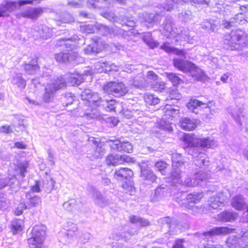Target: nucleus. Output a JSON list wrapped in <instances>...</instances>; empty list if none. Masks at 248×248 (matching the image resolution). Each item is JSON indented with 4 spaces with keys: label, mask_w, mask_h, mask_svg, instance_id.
<instances>
[{
    "label": "nucleus",
    "mask_w": 248,
    "mask_h": 248,
    "mask_svg": "<svg viewBox=\"0 0 248 248\" xmlns=\"http://www.w3.org/2000/svg\"><path fill=\"white\" fill-rule=\"evenodd\" d=\"M82 40H80L77 35H73L69 38H60L57 46L64 45L67 48V52H61L55 54V58L58 62H65L70 61H76L78 57V54L75 47H77Z\"/></svg>",
    "instance_id": "obj_1"
},
{
    "label": "nucleus",
    "mask_w": 248,
    "mask_h": 248,
    "mask_svg": "<svg viewBox=\"0 0 248 248\" xmlns=\"http://www.w3.org/2000/svg\"><path fill=\"white\" fill-rule=\"evenodd\" d=\"M28 167V163L26 161L18 162L15 168L16 173L11 174L10 170H9L8 179L5 180L0 179V189L7 186H10L11 188H16V186L18 185V182L16 174L19 173L22 177H25V173L27 172Z\"/></svg>",
    "instance_id": "obj_2"
},
{
    "label": "nucleus",
    "mask_w": 248,
    "mask_h": 248,
    "mask_svg": "<svg viewBox=\"0 0 248 248\" xmlns=\"http://www.w3.org/2000/svg\"><path fill=\"white\" fill-rule=\"evenodd\" d=\"M246 36L241 30L232 31L225 36L223 42L231 50L241 49L246 46Z\"/></svg>",
    "instance_id": "obj_3"
},
{
    "label": "nucleus",
    "mask_w": 248,
    "mask_h": 248,
    "mask_svg": "<svg viewBox=\"0 0 248 248\" xmlns=\"http://www.w3.org/2000/svg\"><path fill=\"white\" fill-rule=\"evenodd\" d=\"M45 226L42 224L35 225L32 230L31 237L28 239L30 248H41L46 235Z\"/></svg>",
    "instance_id": "obj_4"
},
{
    "label": "nucleus",
    "mask_w": 248,
    "mask_h": 248,
    "mask_svg": "<svg viewBox=\"0 0 248 248\" xmlns=\"http://www.w3.org/2000/svg\"><path fill=\"white\" fill-rule=\"evenodd\" d=\"M184 139L189 146H200L203 149L213 148L217 146V142L210 138H198L193 134H186Z\"/></svg>",
    "instance_id": "obj_5"
},
{
    "label": "nucleus",
    "mask_w": 248,
    "mask_h": 248,
    "mask_svg": "<svg viewBox=\"0 0 248 248\" xmlns=\"http://www.w3.org/2000/svg\"><path fill=\"white\" fill-rule=\"evenodd\" d=\"M35 0H19L18 1L5 0L0 6V17L8 16L14 11L24 5L32 4Z\"/></svg>",
    "instance_id": "obj_6"
},
{
    "label": "nucleus",
    "mask_w": 248,
    "mask_h": 248,
    "mask_svg": "<svg viewBox=\"0 0 248 248\" xmlns=\"http://www.w3.org/2000/svg\"><path fill=\"white\" fill-rule=\"evenodd\" d=\"M203 196L202 193H196L187 195L186 193L183 192L177 197L176 201L181 206L189 209L193 207L195 203L199 202Z\"/></svg>",
    "instance_id": "obj_7"
},
{
    "label": "nucleus",
    "mask_w": 248,
    "mask_h": 248,
    "mask_svg": "<svg viewBox=\"0 0 248 248\" xmlns=\"http://www.w3.org/2000/svg\"><path fill=\"white\" fill-rule=\"evenodd\" d=\"M104 91L110 95L119 97L128 92L127 87L122 82L110 81L103 86Z\"/></svg>",
    "instance_id": "obj_8"
},
{
    "label": "nucleus",
    "mask_w": 248,
    "mask_h": 248,
    "mask_svg": "<svg viewBox=\"0 0 248 248\" xmlns=\"http://www.w3.org/2000/svg\"><path fill=\"white\" fill-rule=\"evenodd\" d=\"M98 31L103 35L113 37H122L125 39H130L129 31H125L121 28L115 26L114 28H109L108 27L100 25L98 27Z\"/></svg>",
    "instance_id": "obj_9"
},
{
    "label": "nucleus",
    "mask_w": 248,
    "mask_h": 248,
    "mask_svg": "<svg viewBox=\"0 0 248 248\" xmlns=\"http://www.w3.org/2000/svg\"><path fill=\"white\" fill-rule=\"evenodd\" d=\"M43 11V9L41 7L27 6L16 14V17L18 18L22 17L32 20H36L42 15Z\"/></svg>",
    "instance_id": "obj_10"
},
{
    "label": "nucleus",
    "mask_w": 248,
    "mask_h": 248,
    "mask_svg": "<svg viewBox=\"0 0 248 248\" xmlns=\"http://www.w3.org/2000/svg\"><path fill=\"white\" fill-rule=\"evenodd\" d=\"M115 2L123 5L125 3V0H88L87 5L94 9H106L113 6Z\"/></svg>",
    "instance_id": "obj_11"
},
{
    "label": "nucleus",
    "mask_w": 248,
    "mask_h": 248,
    "mask_svg": "<svg viewBox=\"0 0 248 248\" xmlns=\"http://www.w3.org/2000/svg\"><path fill=\"white\" fill-rule=\"evenodd\" d=\"M233 230V229L225 227H215L209 231L199 233V237L201 239L208 241L213 236L220 234L226 235L232 232Z\"/></svg>",
    "instance_id": "obj_12"
},
{
    "label": "nucleus",
    "mask_w": 248,
    "mask_h": 248,
    "mask_svg": "<svg viewBox=\"0 0 248 248\" xmlns=\"http://www.w3.org/2000/svg\"><path fill=\"white\" fill-rule=\"evenodd\" d=\"M65 227L66 232L61 233L59 235V241L63 244L69 243L71 239L77 235L78 231L77 225L72 222H67Z\"/></svg>",
    "instance_id": "obj_13"
},
{
    "label": "nucleus",
    "mask_w": 248,
    "mask_h": 248,
    "mask_svg": "<svg viewBox=\"0 0 248 248\" xmlns=\"http://www.w3.org/2000/svg\"><path fill=\"white\" fill-rule=\"evenodd\" d=\"M207 174L202 170L196 172L193 178L188 177L184 181V185L187 186H195L201 185L202 182L207 179Z\"/></svg>",
    "instance_id": "obj_14"
},
{
    "label": "nucleus",
    "mask_w": 248,
    "mask_h": 248,
    "mask_svg": "<svg viewBox=\"0 0 248 248\" xmlns=\"http://www.w3.org/2000/svg\"><path fill=\"white\" fill-rule=\"evenodd\" d=\"M110 148L120 152L130 153L133 151V145L129 142H121L119 140L109 141Z\"/></svg>",
    "instance_id": "obj_15"
},
{
    "label": "nucleus",
    "mask_w": 248,
    "mask_h": 248,
    "mask_svg": "<svg viewBox=\"0 0 248 248\" xmlns=\"http://www.w3.org/2000/svg\"><path fill=\"white\" fill-rule=\"evenodd\" d=\"M131 158L126 155L119 154H110L106 158V162L108 166H116L123 163L124 162L130 161Z\"/></svg>",
    "instance_id": "obj_16"
},
{
    "label": "nucleus",
    "mask_w": 248,
    "mask_h": 248,
    "mask_svg": "<svg viewBox=\"0 0 248 248\" xmlns=\"http://www.w3.org/2000/svg\"><path fill=\"white\" fill-rule=\"evenodd\" d=\"M136 230L126 232L124 231H123V227H119L118 228L114 230V231L110 234L109 238V239L116 241H118L121 239H124L125 241H126L127 239H128L129 236L134 235L136 233Z\"/></svg>",
    "instance_id": "obj_17"
},
{
    "label": "nucleus",
    "mask_w": 248,
    "mask_h": 248,
    "mask_svg": "<svg viewBox=\"0 0 248 248\" xmlns=\"http://www.w3.org/2000/svg\"><path fill=\"white\" fill-rule=\"evenodd\" d=\"M88 192L92 195L94 200L95 203L100 207H104L107 204L108 201L106 198L103 197L97 189L93 186H90L88 188Z\"/></svg>",
    "instance_id": "obj_18"
},
{
    "label": "nucleus",
    "mask_w": 248,
    "mask_h": 248,
    "mask_svg": "<svg viewBox=\"0 0 248 248\" xmlns=\"http://www.w3.org/2000/svg\"><path fill=\"white\" fill-rule=\"evenodd\" d=\"M133 172L132 170L127 168L116 169L115 171L114 178L119 181H126L132 177Z\"/></svg>",
    "instance_id": "obj_19"
},
{
    "label": "nucleus",
    "mask_w": 248,
    "mask_h": 248,
    "mask_svg": "<svg viewBox=\"0 0 248 248\" xmlns=\"http://www.w3.org/2000/svg\"><path fill=\"white\" fill-rule=\"evenodd\" d=\"M225 200L223 193L219 192L216 196L210 198L208 201V205L211 208L216 209L219 207L223 206Z\"/></svg>",
    "instance_id": "obj_20"
},
{
    "label": "nucleus",
    "mask_w": 248,
    "mask_h": 248,
    "mask_svg": "<svg viewBox=\"0 0 248 248\" xmlns=\"http://www.w3.org/2000/svg\"><path fill=\"white\" fill-rule=\"evenodd\" d=\"M227 244L229 247L248 248V244L243 242L242 239L238 235L230 236L227 239Z\"/></svg>",
    "instance_id": "obj_21"
},
{
    "label": "nucleus",
    "mask_w": 248,
    "mask_h": 248,
    "mask_svg": "<svg viewBox=\"0 0 248 248\" xmlns=\"http://www.w3.org/2000/svg\"><path fill=\"white\" fill-rule=\"evenodd\" d=\"M141 177L144 179L154 182L155 176L151 168L146 163H142L140 166Z\"/></svg>",
    "instance_id": "obj_22"
},
{
    "label": "nucleus",
    "mask_w": 248,
    "mask_h": 248,
    "mask_svg": "<svg viewBox=\"0 0 248 248\" xmlns=\"http://www.w3.org/2000/svg\"><path fill=\"white\" fill-rule=\"evenodd\" d=\"M181 127L186 131H192L197 127V120L187 117H183L179 121Z\"/></svg>",
    "instance_id": "obj_23"
},
{
    "label": "nucleus",
    "mask_w": 248,
    "mask_h": 248,
    "mask_svg": "<svg viewBox=\"0 0 248 248\" xmlns=\"http://www.w3.org/2000/svg\"><path fill=\"white\" fill-rule=\"evenodd\" d=\"M173 64L175 68L184 73H187L189 67L193 66L192 62L180 59H174Z\"/></svg>",
    "instance_id": "obj_24"
},
{
    "label": "nucleus",
    "mask_w": 248,
    "mask_h": 248,
    "mask_svg": "<svg viewBox=\"0 0 248 248\" xmlns=\"http://www.w3.org/2000/svg\"><path fill=\"white\" fill-rule=\"evenodd\" d=\"M91 74L92 72L90 71H87L84 74H79L77 72L70 74L68 77L69 81L72 85H78L83 82L85 75H91Z\"/></svg>",
    "instance_id": "obj_25"
},
{
    "label": "nucleus",
    "mask_w": 248,
    "mask_h": 248,
    "mask_svg": "<svg viewBox=\"0 0 248 248\" xmlns=\"http://www.w3.org/2000/svg\"><path fill=\"white\" fill-rule=\"evenodd\" d=\"M34 30L38 32L40 37L44 39H47L52 36V30L44 25L35 26Z\"/></svg>",
    "instance_id": "obj_26"
},
{
    "label": "nucleus",
    "mask_w": 248,
    "mask_h": 248,
    "mask_svg": "<svg viewBox=\"0 0 248 248\" xmlns=\"http://www.w3.org/2000/svg\"><path fill=\"white\" fill-rule=\"evenodd\" d=\"M56 93V92L52 88L51 85H48L47 83L45 86L44 93L42 95V101L45 103L52 102Z\"/></svg>",
    "instance_id": "obj_27"
},
{
    "label": "nucleus",
    "mask_w": 248,
    "mask_h": 248,
    "mask_svg": "<svg viewBox=\"0 0 248 248\" xmlns=\"http://www.w3.org/2000/svg\"><path fill=\"white\" fill-rule=\"evenodd\" d=\"M47 84L51 85L52 88L56 92L58 90L64 88L66 86V82L62 77H57L54 78Z\"/></svg>",
    "instance_id": "obj_28"
},
{
    "label": "nucleus",
    "mask_w": 248,
    "mask_h": 248,
    "mask_svg": "<svg viewBox=\"0 0 248 248\" xmlns=\"http://www.w3.org/2000/svg\"><path fill=\"white\" fill-rule=\"evenodd\" d=\"M161 49L164 50L168 53L173 54L179 56L185 57L186 52L183 49H178V48L170 46V44L168 43H164L161 46Z\"/></svg>",
    "instance_id": "obj_29"
},
{
    "label": "nucleus",
    "mask_w": 248,
    "mask_h": 248,
    "mask_svg": "<svg viewBox=\"0 0 248 248\" xmlns=\"http://www.w3.org/2000/svg\"><path fill=\"white\" fill-rule=\"evenodd\" d=\"M23 67L28 75L35 74L39 69L36 59H32L29 63H25Z\"/></svg>",
    "instance_id": "obj_30"
},
{
    "label": "nucleus",
    "mask_w": 248,
    "mask_h": 248,
    "mask_svg": "<svg viewBox=\"0 0 248 248\" xmlns=\"http://www.w3.org/2000/svg\"><path fill=\"white\" fill-rule=\"evenodd\" d=\"M187 107L192 112L198 113V111H196V109L198 108H204L208 106L206 105V103L199 101L198 99H192L187 103Z\"/></svg>",
    "instance_id": "obj_31"
},
{
    "label": "nucleus",
    "mask_w": 248,
    "mask_h": 248,
    "mask_svg": "<svg viewBox=\"0 0 248 248\" xmlns=\"http://www.w3.org/2000/svg\"><path fill=\"white\" fill-rule=\"evenodd\" d=\"M90 141H93L95 145H96V149L93 152V156L95 158H100L104 155L105 153V148L104 144L97 140H94L93 138L90 139Z\"/></svg>",
    "instance_id": "obj_32"
},
{
    "label": "nucleus",
    "mask_w": 248,
    "mask_h": 248,
    "mask_svg": "<svg viewBox=\"0 0 248 248\" xmlns=\"http://www.w3.org/2000/svg\"><path fill=\"white\" fill-rule=\"evenodd\" d=\"M191 67H189L187 73L196 80H201L204 76L203 71L199 68H198L194 63H192Z\"/></svg>",
    "instance_id": "obj_33"
},
{
    "label": "nucleus",
    "mask_w": 248,
    "mask_h": 248,
    "mask_svg": "<svg viewBox=\"0 0 248 248\" xmlns=\"http://www.w3.org/2000/svg\"><path fill=\"white\" fill-rule=\"evenodd\" d=\"M219 220L224 222H230L236 219L237 214L232 211H224L218 215Z\"/></svg>",
    "instance_id": "obj_34"
},
{
    "label": "nucleus",
    "mask_w": 248,
    "mask_h": 248,
    "mask_svg": "<svg viewBox=\"0 0 248 248\" xmlns=\"http://www.w3.org/2000/svg\"><path fill=\"white\" fill-rule=\"evenodd\" d=\"M80 204L75 199H70L68 201L65 202L63 204V208L70 212H74L78 210L80 208Z\"/></svg>",
    "instance_id": "obj_35"
},
{
    "label": "nucleus",
    "mask_w": 248,
    "mask_h": 248,
    "mask_svg": "<svg viewBox=\"0 0 248 248\" xmlns=\"http://www.w3.org/2000/svg\"><path fill=\"white\" fill-rule=\"evenodd\" d=\"M93 42L89 44L87 47L84 49L86 54H91L92 53H98L101 50V46L99 45V40L96 38H93Z\"/></svg>",
    "instance_id": "obj_36"
},
{
    "label": "nucleus",
    "mask_w": 248,
    "mask_h": 248,
    "mask_svg": "<svg viewBox=\"0 0 248 248\" xmlns=\"http://www.w3.org/2000/svg\"><path fill=\"white\" fill-rule=\"evenodd\" d=\"M11 82L21 89H24L26 86V81L22 77L21 74H15L11 79Z\"/></svg>",
    "instance_id": "obj_37"
},
{
    "label": "nucleus",
    "mask_w": 248,
    "mask_h": 248,
    "mask_svg": "<svg viewBox=\"0 0 248 248\" xmlns=\"http://www.w3.org/2000/svg\"><path fill=\"white\" fill-rule=\"evenodd\" d=\"M172 167H181L185 162V159L180 154L172 153L171 155Z\"/></svg>",
    "instance_id": "obj_38"
},
{
    "label": "nucleus",
    "mask_w": 248,
    "mask_h": 248,
    "mask_svg": "<svg viewBox=\"0 0 248 248\" xmlns=\"http://www.w3.org/2000/svg\"><path fill=\"white\" fill-rule=\"evenodd\" d=\"M232 205L237 210H242L246 205V202L242 196H236L232 200Z\"/></svg>",
    "instance_id": "obj_39"
},
{
    "label": "nucleus",
    "mask_w": 248,
    "mask_h": 248,
    "mask_svg": "<svg viewBox=\"0 0 248 248\" xmlns=\"http://www.w3.org/2000/svg\"><path fill=\"white\" fill-rule=\"evenodd\" d=\"M26 197L29 200L27 205L29 208L35 207L41 203L40 197L37 196H32L30 193H26Z\"/></svg>",
    "instance_id": "obj_40"
},
{
    "label": "nucleus",
    "mask_w": 248,
    "mask_h": 248,
    "mask_svg": "<svg viewBox=\"0 0 248 248\" xmlns=\"http://www.w3.org/2000/svg\"><path fill=\"white\" fill-rule=\"evenodd\" d=\"M55 181L50 177H47L43 181L42 188L46 193H49L53 189Z\"/></svg>",
    "instance_id": "obj_41"
},
{
    "label": "nucleus",
    "mask_w": 248,
    "mask_h": 248,
    "mask_svg": "<svg viewBox=\"0 0 248 248\" xmlns=\"http://www.w3.org/2000/svg\"><path fill=\"white\" fill-rule=\"evenodd\" d=\"M163 110V111L165 113L164 115L166 116V117L163 118L164 119H166L168 116L171 117H175L179 114V110L178 109L173 108L169 105H166Z\"/></svg>",
    "instance_id": "obj_42"
},
{
    "label": "nucleus",
    "mask_w": 248,
    "mask_h": 248,
    "mask_svg": "<svg viewBox=\"0 0 248 248\" xmlns=\"http://www.w3.org/2000/svg\"><path fill=\"white\" fill-rule=\"evenodd\" d=\"M189 148L187 149V152L188 154L191 155L193 157L197 158L199 157H201L202 158L203 156H205V154L202 152L199 151V149L198 147L200 146H189Z\"/></svg>",
    "instance_id": "obj_43"
},
{
    "label": "nucleus",
    "mask_w": 248,
    "mask_h": 248,
    "mask_svg": "<svg viewBox=\"0 0 248 248\" xmlns=\"http://www.w3.org/2000/svg\"><path fill=\"white\" fill-rule=\"evenodd\" d=\"M180 167H172L171 176L173 183H180L181 180Z\"/></svg>",
    "instance_id": "obj_44"
},
{
    "label": "nucleus",
    "mask_w": 248,
    "mask_h": 248,
    "mask_svg": "<svg viewBox=\"0 0 248 248\" xmlns=\"http://www.w3.org/2000/svg\"><path fill=\"white\" fill-rule=\"evenodd\" d=\"M103 101V100H102L98 93H93L88 104L89 105L97 107L101 106Z\"/></svg>",
    "instance_id": "obj_45"
},
{
    "label": "nucleus",
    "mask_w": 248,
    "mask_h": 248,
    "mask_svg": "<svg viewBox=\"0 0 248 248\" xmlns=\"http://www.w3.org/2000/svg\"><path fill=\"white\" fill-rule=\"evenodd\" d=\"M81 117H85L86 119H97L100 116V113L97 110L95 109L90 110H86L83 114H80Z\"/></svg>",
    "instance_id": "obj_46"
},
{
    "label": "nucleus",
    "mask_w": 248,
    "mask_h": 248,
    "mask_svg": "<svg viewBox=\"0 0 248 248\" xmlns=\"http://www.w3.org/2000/svg\"><path fill=\"white\" fill-rule=\"evenodd\" d=\"M130 222L139 226H146L149 224L148 220L136 216H133L130 217Z\"/></svg>",
    "instance_id": "obj_47"
},
{
    "label": "nucleus",
    "mask_w": 248,
    "mask_h": 248,
    "mask_svg": "<svg viewBox=\"0 0 248 248\" xmlns=\"http://www.w3.org/2000/svg\"><path fill=\"white\" fill-rule=\"evenodd\" d=\"M122 187L124 192L130 195H132L135 193V187L133 186L132 182L130 180H127L122 185Z\"/></svg>",
    "instance_id": "obj_48"
},
{
    "label": "nucleus",
    "mask_w": 248,
    "mask_h": 248,
    "mask_svg": "<svg viewBox=\"0 0 248 248\" xmlns=\"http://www.w3.org/2000/svg\"><path fill=\"white\" fill-rule=\"evenodd\" d=\"M115 104L116 101L114 99L103 100L101 106H103L106 111H110L115 109Z\"/></svg>",
    "instance_id": "obj_49"
},
{
    "label": "nucleus",
    "mask_w": 248,
    "mask_h": 248,
    "mask_svg": "<svg viewBox=\"0 0 248 248\" xmlns=\"http://www.w3.org/2000/svg\"><path fill=\"white\" fill-rule=\"evenodd\" d=\"M166 76L174 86H177L183 82V80L175 73H167Z\"/></svg>",
    "instance_id": "obj_50"
},
{
    "label": "nucleus",
    "mask_w": 248,
    "mask_h": 248,
    "mask_svg": "<svg viewBox=\"0 0 248 248\" xmlns=\"http://www.w3.org/2000/svg\"><path fill=\"white\" fill-rule=\"evenodd\" d=\"M80 31L85 33H94L97 29L94 25L91 24H85L80 26Z\"/></svg>",
    "instance_id": "obj_51"
},
{
    "label": "nucleus",
    "mask_w": 248,
    "mask_h": 248,
    "mask_svg": "<svg viewBox=\"0 0 248 248\" xmlns=\"http://www.w3.org/2000/svg\"><path fill=\"white\" fill-rule=\"evenodd\" d=\"M193 163L195 166L202 168L204 166L208 165L209 161L205 159V156H203L202 158L201 157L195 158L193 160Z\"/></svg>",
    "instance_id": "obj_52"
},
{
    "label": "nucleus",
    "mask_w": 248,
    "mask_h": 248,
    "mask_svg": "<svg viewBox=\"0 0 248 248\" xmlns=\"http://www.w3.org/2000/svg\"><path fill=\"white\" fill-rule=\"evenodd\" d=\"M231 114L232 117L237 121L239 123L240 125H242L240 122V118L241 116L243 117V109L242 108H234L231 112Z\"/></svg>",
    "instance_id": "obj_53"
},
{
    "label": "nucleus",
    "mask_w": 248,
    "mask_h": 248,
    "mask_svg": "<svg viewBox=\"0 0 248 248\" xmlns=\"http://www.w3.org/2000/svg\"><path fill=\"white\" fill-rule=\"evenodd\" d=\"M106 62L99 61L94 65L95 72L96 73L106 72V67H107Z\"/></svg>",
    "instance_id": "obj_54"
},
{
    "label": "nucleus",
    "mask_w": 248,
    "mask_h": 248,
    "mask_svg": "<svg viewBox=\"0 0 248 248\" xmlns=\"http://www.w3.org/2000/svg\"><path fill=\"white\" fill-rule=\"evenodd\" d=\"M181 98L182 95L177 89H172L170 91L168 99L179 100Z\"/></svg>",
    "instance_id": "obj_55"
},
{
    "label": "nucleus",
    "mask_w": 248,
    "mask_h": 248,
    "mask_svg": "<svg viewBox=\"0 0 248 248\" xmlns=\"http://www.w3.org/2000/svg\"><path fill=\"white\" fill-rule=\"evenodd\" d=\"M167 164L163 161H157L156 162V170L160 172L162 175H165Z\"/></svg>",
    "instance_id": "obj_56"
},
{
    "label": "nucleus",
    "mask_w": 248,
    "mask_h": 248,
    "mask_svg": "<svg viewBox=\"0 0 248 248\" xmlns=\"http://www.w3.org/2000/svg\"><path fill=\"white\" fill-rule=\"evenodd\" d=\"M232 19H234L235 26H237V24H244L247 22L245 16L242 13L235 15Z\"/></svg>",
    "instance_id": "obj_57"
},
{
    "label": "nucleus",
    "mask_w": 248,
    "mask_h": 248,
    "mask_svg": "<svg viewBox=\"0 0 248 248\" xmlns=\"http://www.w3.org/2000/svg\"><path fill=\"white\" fill-rule=\"evenodd\" d=\"M143 40L151 48H154L155 47V42L152 40L151 34L149 32L145 34L143 38Z\"/></svg>",
    "instance_id": "obj_58"
},
{
    "label": "nucleus",
    "mask_w": 248,
    "mask_h": 248,
    "mask_svg": "<svg viewBox=\"0 0 248 248\" xmlns=\"http://www.w3.org/2000/svg\"><path fill=\"white\" fill-rule=\"evenodd\" d=\"M217 10H215L216 12H218L220 15H222L223 16L228 15L230 13L229 7L226 8L225 7L221 4H217Z\"/></svg>",
    "instance_id": "obj_59"
},
{
    "label": "nucleus",
    "mask_w": 248,
    "mask_h": 248,
    "mask_svg": "<svg viewBox=\"0 0 248 248\" xmlns=\"http://www.w3.org/2000/svg\"><path fill=\"white\" fill-rule=\"evenodd\" d=\"M59 20L63 23H70L74 21V18L68 13L65 12Z\"/></svg>",
    "instance_id": "obj_60"
},
{
    "label": "nucleus",
    "mask_w": 248,
    "mask_h": 248,
    "mask_svg": "<svg viewBox=\"0 0 248 248\" xmlns=\"http://www.w3.org/2000/svg\"><path fill=\"white\" fill-rule=\"evenodd\" d=\"M93 93L90 89H85L81 93V97L83 100H86L88 102H89V100L92 96Z\"/></svg>",
    "instance_id": "obj_61"
},
{
    "label": "nucleus",
    "mask_w": 248,
    "mask_h": 248,
    "mask_svg": "<svg viewBox=\"0 0 248 248\" xmlns=\"http://www.w3.org/2000/svg\"><path fill=\"white\" fill-rule=\"evenodd\" d=\"M101 15L105 18L108 20L113 21L114 22H118L117 20V18L115 16V14L112 12L106 11L101 14Z\"/></svg>",
    "instance_id": "obj_62"
},
{
    "label": "nucleus",
    "mask_w": 248,
    "mask_h": 248,
    "mask_svg": "<svg viewBox=\"0 0 248 248\" xmlns=\"http://www.w3.org/2000/svg\"><path fill=\"white\" fill-rule=\"evenodd\" d=\"M206 105H207L208 107H206L205 108H209L211 114H214L219 112V109L218 108L216 107L215 103L213 101L208 102Z\"/></svg>",
    "instance_id": "obj_63"
},
{
    "label": "nucleus",
    "mask_w": 248,
    "mask_h": 248,
    "mask_svg": "<svg viewBox=\"0 0 248 248\" xmlns=\"http://www.w3.org/2000/svg\"><path fill=\"white\" fill-rule=\"evenodd\" d=\"M121 23L123 26L125 25V26L132 28L135 26V22L133 20L129 19V18L126 16L123 17L122 18Z\"/></svg>",
    "instance_id": "obj_64"
}]
</instances>
